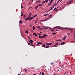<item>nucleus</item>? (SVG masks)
I'll return each instance as SVG.
<instances>
[{
    "label": "nucleus",
    "mask_w": 75,
    "mask_h": 75,
    "mask_svg": "<svg viewBox=\"0 0 75 75\" xmlns=\"http://www.w3.org/2000/svg\"><path fill=\"white\" fill-rule=\"evenodd\" d=\"M65 74H66V72H65L64 73V75H65Z\"/></svg>",
    "instance_id": "4d7b16f0"
},
{
    "label": "nucleus",
    "mask_w": 75,
    "mask_h": 75,
    "mask_svg": "<svg viewBox=\"0 0 75 75\" xmlns=\"http://www.w3.org/2000/svg\"><path fill=\"white\" fill-rule=\"evenodd\" d=\"M38 7H39V6H41V4H38Z\"/></svg>",
    "instance_id": "cd10ccee"
},
{
    "label": "nucleus",
    "mask_w": 75,
    "mask_h": 75,
    "mask_svg": "<svg viewBox=\"0 0 75 75\" xmlns=\"http://www.w3.org/2000/svg\"><path fill=\"white\" fill-rule=\"evenodd\" d=\"M28 38L29 39V40H31V39L30 38V37H28Z\"/></svg>",
    "instance_id": "8fccbe9b"
},
{
    "label": "nucleus",
    "mask_w": 75,
    "mask_h": 75,
    "mask_svg": "<svg viewBox=\"0 0 75 75\" xmlns=\"http://www.w3.org/2000/svg\"><path fill=\"white\" fill-rule=\"evenodd\" d=\"M40 6H41L42 7H43V5L42 4H40Z\"/></svg>",
    "instance_id": "473e14b6"
},
{
    "label": "nucleus",
    "mask_w": 75,
    "mask_h": 75,
    "mask_svg": "<svg viewBox=\"0 0 75 75\" xmlns=\"http://www.w3.org/2000/svg\"><path fill=\"white\" fill-rule=\"evenodd\" d=\"M66 39V37L64 36L63 38H62V40H65Z\"/></svg>",
    "instance_id": "423d86ee"
},
{
    "label": "nucleus",
    "mask_w": 75,
    "mask_h": 75,
    "mask_svg": "<svg viewBox=\"0 0 75 75\" xmlns=\"http://www.w3.org/2000/svg\"><path fill=\"white\" fill-rule=\"evenodd\" d=\"M53 35H55L56 34V33L54 32L53 33Z\"/></svg>",
    "instance_id": "5701e85b"
},
{
    "label": "nucleus",
    "mask_w": 75,
    "mask_h": 75,
    "mask_svg": "<svg viewBox=\"0 0 75 75\" xmlns=\"http://www.w3.org/2000/svg\"><path fill=\"white\" fill-rule=\"evenodd\" d=\"M49 29H51V28H50V27H49Z\"/></svg>",
    "instance_id": "680f3d73"
},
{
    "label": "nucleus",
    "mask_w": 75,
    "mask_h": 75,
    "mask_svg": "<svg viewBox=\"0 0 75 75\" xmlns=\"http://www.w3.org/2000/svg\"><path fill=\"white\" fill-rule=\"evenodd\" d=\"M41 21H44V20H43V21L41 20Z\"/></svg>",
    "instance_id": "e2e57ef3"
},
{
    "label": "nucleus",
    "mask_w": 75,
    "mask_h": 75,
    "mask_svg": "<svg viewBox=\"0 0 75 75\" xmlns=\"http://www.w3.org/2000/svg\"><path fill=\"white\" fill-rule=\"evenodd\" d=\"M28 4L29 5H30L31 4V2H29Z\"/></svg>",
    "instance_id": "e433bc0d"
},
{
    "label": "nucleus",
    "mask_w": 75,
    "mask_h": 75,
    "mask_svg": "<svg viewBox=\"0 0 75 75\" xmlns=\"http://www.w3.org/2000/svg\"><path fill=\"white\" fill-rule=\"evenodd\" d=\"M60 40H61L60 39H59V40H57V41H60Z\"/></svg>",
    "instance_id": "4c0bfd02"
},
{
    "label": "nucleus",
    "mask_w": 75,
    "mask_h": 75,
    "mask_svg": "<svg viewBox=\"0 0 75 75\" xmlns=\"http://www.w3.org/2000/svg\"><path fill=\"white\" fill-rule=\"evenodd\" d=\"M36 2L37 3H40V2H41V0H39V1H37Z\"/></svg>",
    "instance_id": "4468645a"
},
{
    "label": "nucleus",
    "mask_w": 75,
    "mask_h": 75,
    "mask_svg": "<svg viewBox=\"0 0 75 75\" xmlns=\"http://www.w3.org/2000/svg\"><path fill=\"white\" fill-rule=\"evenodd\" d=\"M45 2H44V1L42 2V4H43L44 3H45Z\"/></svg>",
    "instance_id": "37998d69"
},
{
    "label": "nucleus",
    "mask_w": 75,
    "mask_h": 75,
    "mask_svg": "<svg viewBox=\"0 0 75 75\" xmlns=\"http://www.w3.org/2000/svg\"><path fill=\"white\" fill-rule=\"evenodd\" d=\"M51 65H52V64H54V62H52L51 63Z\"/></svg>",
    "instance_id": "ea45409f"
},
{
    "label": "nucleus",
    "mask_w": 75,
    "mask_h": 75,
    "mask_svg": "<svg viewBox=\"0 0 75 75\" xmlns=\"http://www.w3.org/2000/svg\"><path fill=\"white\" fill-rule=\"evenodd\" d=\"M44 75V72H42V75Z\"/></svg>",
    "instance_id": "c9c22d12"
},
{
    "label": "nucleus",
    "mask_w": 75,
    "mask_h": 75,
    "mask_svg": "<svg viewBox=\"0 0 75 75\" xmlns=\"http://www.w3.org/2000/svg\"><path fill=\"white\" fill-rule=\"evenodd\" d=\"M65 44V42H62L61 43V45H63V44Z\"/></svg>",
    "instance_id": "2eb2a0df"
},
{
    "label": "nucleus",
    "mask_w": 75,
    "mask_h": 75,
    "mask_svg": "<svg viewBox=\"0 0 75 75\" xmlns=\"http://www.w3.org/2000/svg\"><path fill=\"white\" fill-rule=\"evenodd\" d=\"M52 8L51 9H50V10H49V11H50V10H52Z\"/></svg>",
    "instance_id": "49530a36"
},
{
    "label": "nucleus",
    "mask_w": 75,
    "mask_h": 75,
    "mask_svg": "<svg viewBox=\"0 0 75 75\" xmlns=\"http://www.w3.org/2000/svg\"><path fill=\"white\" fill-rule=\"evenodd\" d=\"M26 33H28V31L26 30Z\"/></svg>",
    "instance_id": "58836bf2"
},
{
    "label": "nucleus",
    "mask_w": 75,
    "mask_h": 75,
    "mask_svg": "<svg viewBox=\"0 0 75 75\" xmlns=\"http://www.w3.org/2000/svg\"><path fill=\"white\" fill-rule=\"evenodd\" d=\"M29 41L30 42H33V40H30V41Z\"/></svg>",
    "instance_id": "a878e982"
},
{
    "label": "nucleus",
    "mask_w": 75,
    "mask_h": 75,
    "mask_svg": "<svg viewBox=\"0 0 75 75\" xmlns=\"http://www.w3.org/2000/svg\"><path fill=\"white\" fill-rule=\"evenodd\" d=\"M71 4V3H68L67 4V5H69V4Z\"/></svg>",
    "instance_id": "393cba45"
},
{
    "label": "nucleus",
    "mask_w": 75,
    "mask_h": 75,
    "mask_svg": "<svg viewBox=\"0 0 75 75\" xmlns=\"http://www.w3.org/2000/svg\"><path fill=\"white\" fill-rule=\"evenodd\" d=\"M45 30H47L48 29V28L47 27H46L44 28Z\"/></svg>",
    "instance_id": "4be33fe9"
},
{
    "label": "nucleus",
    "mask_w": 75,
    "mask_h": 75,
    "mask_svg": "<svg viewBox=\"0 0 75 75\" xmlns=\"http://www.w3.org/2000/svg\"><path fill=\"white\" fill-rule=\"evenodd\" d=\"M25 14L24 15V16H23V17H25Z\"/></svg>",
    "instance_id": "052dcab7"
},
{
    "label": "nucleus",
    "mask_w": 75,
    "mask_h": 75,
    "mask_svg": "<svg viewBox=\"0 0 75 75\" xmlns=\"http://www.w3.org/2000/svg\"><path fill=\"white\" fill-rule=\"evenodd\" d=\"M33 34L34 35H35V36H36V37H37V34H36L35 33H34Z\"/></svg>",
    "instance_id": "0eeeda50"
},
{
    "label": "nucleus",
    "mask_w": 75,
    "mask_h": 75,
    "mask_svg": "<svg viewBox=\"0 0 75 75\" xmlns=\"http://www.w3.org/2000/svg\"><path fill=\"white\" fill-rule=\"evenodd\" d=\"M38 16V15H37L36 14L35 15L33 16V17L34 18V17H36V16Z\"/></svg>",
    "instance_id": "dca6fc26"
},
{
    "label": "nucleus",
    "mask_w": 75,
    "mask_h": 75,
    "mask_svg": "<svg viewBox=\"0 0 75 75\" xmlns=\"http://www.w3.org/2000/svg\"><path fill=\"white\" fill-rule=\"evenodd\" d=\"M32 13H30L29 14V16H28V17H31V15H32Z\"/></svg>",
    "instance_id": "39448f33"
},
{
    "label": "nucleus",
    "mask_w": 75,
    "mask_h": 75,
    "mask_svg": "<svg viewBox=\"0 0 75 75\" xmlns=\"http://www.w3.org/2000/svg\"><path fill=\"white\" fill-rule=\"evenodd\" d=\"M23 23V21H21V20H20L19 21V23H20V24H22Z\"/></svg>",
    "instance_id": "6e6552de"
},
{
    "label": "nucleus",
    "mask_w": 75,
    "mask_h": 75,
    "mask_svg": "<svg viewBox=\"0 0 75 75\" xmlns=\"http://www.w3.org/2000/svg\"><path fill=\"white\" fill-rule=\"evenodd\" d=\"M28 44L29 45H31V44L30 43H28Z\"/></svg>",
    "instance_id": "a19ab883"
},
{
    "label": "nucleus",
    "mask_w": 75,
    "mask_h": 75,
    "mask_svg": "<svg viewBox=\"0 0 75 75\" xmlns=\"http://www.w3.org/2000/svg\"><path fill=\"white\" fill-rule=\"evenodd\" d=\"M49 19H50V18H47L46 19V21H47V20H48Z\"/></svg>",
    "instance_id": "a211bd4d"
},
{
    "label": "nucleus",
    "mask_w": 75,
    "mask_h": 75,
    "mask_svg": "<svg viewBox=\"0 0 75 75\" xmlns=\"http://www.w3.org/2000/svg\"><path fill=\"white\" fill-rule=\"evenodd\" d=\"M42 47H45V44H43V45L42 46Z\"/></svg>",
    "instance_id": "ddd939ff"
},
{
    "label": "nucleus",
    "mask_w": 75,
    "mask_h": 75,
    "mask_svg": "<svg viewBox=\"0 0 75 75\" xmlns=\"http://www.w3.org/2000/svg\"><path fill=\"white\" fill-rule=\"evenodd\" d=\"M51 44H52V43H48L47 42L46 43V45H51Z\"/></svg>",
    "instance_id": "20e7f679"
},
{
    "label": "nucleus",
    "mask_w": 75,
    "mask_h": 75,
    "mask_svg": "<svg viewBox=\"0 0 75 75\" xmlns=\"http://www.w3.org/2000/svg\"><path fill=\"white\" fill-rule=\"evenodd\" d=\"M40 26H39L38 27V28H40Z\"/></svg>",
    "instance_id": "c03bdc74"
},
{
    "label": "nucleus",
    "mask_w": 75,
    "mask_h": 75,
    "mask_svg": "<svg viewBox=\"0 0 75 75\" xmlns=\"http://www.w3.org/2000/svg\"><path fill=\"white\" fill-rule=\"evenodd\" d=\"M64 28V29H65V30H68V28Z\"/></svg>",
    "instance_id": "b1692460"
},
{
    "label": "nucleus",
    "mask_w": 75,
    "mask_h": 75,
    "mask_svg": "<svg viewBox=\"0 0 75 75\" xmlns=\"http://www.w3.org/2000/svg\"><path fill=\"white\" fill-rule=\"evenodd\" d=\"M57 8H54V10H56V9H57Z\"/></svg>",
    "instance_id": "864d4df0"
},
{
    "label": "nucleus",
    "mask_w": 75,
    "mask_h": 75,
    "mask_svg": "<svg viewBox=\"0 0 75 75\" xmlns=\"http://www.w3.org/2000/svg\"><path fill=\"white\" fill-rule=\"evenodd\" d=\"M37 44H38V45H39V44H40V42H37Z\"/></svg>",
    "instance_id": "6ab92c4d"
},
{
    "label": "nucleus",
    "mask_w": 75,
    "mask_h": 75,
    "mask_svg": "<svg viewBox=\"0 0 75 75\" xmlns=\"http://www.w3.org/2000/svg\"><path fill=\"white\" fill-rule=\"evenodd\" d=\"M44 37H45V36H41V38H44Z\"/></svg>",
    "instance_id": "72a5a7b5"
},
{
    "label": "nucleus",
    "mask_w": 75,
    "mask_h": 75,
    "mask_svg": "<svg viewBox=\"0 0 75 75\" xmlns=\"http://www.w3.org/2000/svg\"><path fill=\"white\" fill-rule=\"evenodd\" d=\"M24 70L25 71V72H27V70H26V69H24Z\"/></svg>",
    "instance_id": "c756f323"
},
{
    "label": "nucleus",
    "mask_w": 75,
    "mask_h": 75,
    "mask_svg": "<svg viewBox=\"0 0 75 75\" xmlns=\"http://www.w3.org/2000/svg\"><path fill=\"white\" fill-rule=\"evenodd\" d=\"M34 19V18L33 17H27L25 19V20H26V21H27V20H33V19Z\"/></svg>",
    "instance_id": "f257e3e1"
},
{
    "label": "nucleus",
    "mask_w": 75,
    "mask_h": 75,
    "mask_svg": "<svg viewBox=\"0 0 75 75\" xmlns=\"http://www.w3.org/2000/svg\"><path fill=\"white\" fill-rule=\"evenodd\" d=\"M23 16V13H22L21 14V16Z\"/></svg>",
    "instance_id": "2f4dec72"
},
{
    "label": "nucleus",
    "mask_w": 75,
    "mask_h": 75,
    "mask_svg": "<svg viewBox=\"0 0 75 75\" xmlns=\"http://www.w3.org/2000/svg\"><path fill=\"white\" fill-rule=\"evenodd\" d=\"M31 46H34V45H31Z\"/></svg>",
    "instance_id": "a18cd8bd"
},
{
    "label": "nucleus",
    "mask_w": 75,
    "mask_h": 75,
    "mask_svg": "<svg viewBox=\"0 0 75 75\" xmlns=\"http://www.w3.org/2000/svg\"><path fill=\"white\" fill-rule=\"evenodd\" d=\"M46 0V3H47L48 1V0Z\"/></svg>",
    "instance_id": "bb28decb"
},
{
    "label": "nucleus",
    "mask_w": 75,
    "mask_h": 75,
    "mask_svg": "<svg viewBox=\"0 0 75 75\" xmlns=\"http://www.w3.org/2000/svg\"><path fill=\"white\" fill-rule=\"evenodd\" d=\"M18 75H20V74H18Z\"/></svg>",
    "instance_id": "338daca9"
},
{
    "label": "nucleus",
    "mask_w": 75,
    "mask_h": 75,
    "mask_svg": "<svg viewBox=\"0 0 75 75\" xmlns=\"http://www.w3.org/2000/svg\"><path fill=\"white\" fill-rule=\"evenodd\" d=\"M47 14H44V16H47Z\"/></svg>",
    "instance_id": "603ef678"
},
{
    "label": "nucleus",
    "mask_w": 75,
    "mask_h": 75,
    "mask_svg": "<svg viewBox=\"0 0 75 75\" xmlns=\"http://www.w3.org/2000/svg\"><path fill=\"white\" fill-rule=\"evenodd\" d=\"M58 2H57L56 4L55 5V6H56V5H57V4H58Z\"/></svg>",
    "instance_id": "f704fd0d"
},
{
    "label": "nucleus",
    "mask_w": 75,
    "mask_h": 75,
    "mask_svg": "<svg viewBox=\"0 0 75 75\" xmlns=\"http://www.w3.org/2000/svg\"><path fill=\"white\" fill-rule=\"evenodd\" d=\"M68 35H70V34L69 33L68 34Z\"/></svg>",
    "instance_id": "6e6d98bb"
},
{
    "label": "nucleus",
    "mask_w": 75,
    "mask_h": 75,
    "mask_svg": "<svg viewBox=\"0 0 75 75\" xmlns=\"http://www.w3.org/2000/svg\"><path fill=\"white\" fill-rule=\"evenodd\" d=\"M45 3H46V0H45L44 1Z\"/></svg>",
    "instance_id": "bf43d9fd"
},
{
    "label": "nucleus",
    "mask_w": 75,
    "mask_h": 75,
    "mask_svg": "<svg viewBox=\"0 0 75 75\" xmlns=\"http://www.w3.org/2000/svg\"><path fill=\"white\" fill-rule=\"evenodd\" d=\"M38 8V6H36L35 7V9L36 10V9H37V8Z\"/></svg>",
    "instance_id": "f8f14e48"
},
{
    "label": "nucleus",
    "mask_w": 75,
    "mask_h": 75,
    "mask_svg": "<svg viewBox=\"0 0 75 75\" xmlns=\"http://www.w3.org/2000/svg\"><path fill=\"white\" fill-rule=\"evenodd\" d=\"M42 29V28H39V29L40 30H41Z\"/></svg>",
    "instance_id": "de8ad7c7"
},
{
    "label": "nucleus",
    "mask_w": 75,
    "mask_h": 75,
    "mask_svg": "<svg viewBox=\"0 0 75 75\" xmlns=\"http://www.w3.org/2000/svg\"><path fill=\"white\" fill-rule=\"evenodd\" d=\"M72 1H72V0L69 1V2L70 3H72Z\"/></svg>",
    "instance_id": "f3484780"
},
{
    "label": "nucleus",
    "mask_w": 75,
    "mask_h": 75,
    "mask_svg": "<svg viewBox=\"0 0 75 75\" xmlns=\"http://www.w3.org/2000/svg\"><path fill=\"white\" fill-rule=\"evenodd\" d=\"M57 29H60V30H63V29L60 28H57Z\"/></svg>",
    "instance_id": "aec40b11"
},
{
    "label": "nucleus",
    "mask_w": 75,
    "mask_h": 75,
    "mask_svg": "<svg viewBox=\"0 0 75 75\" xmlns=\"http://www.w3.org/2000/svg\"><path fill=\"white\" fill-rule=\"evenodd\" d=\"M43 36H45V37H48V35H47L43 34Z\"/></svg>",
    "instance_id": "9b49d317"
},
{
    "label": "nucleus",
    "mask_w": 75,
    "mask_h": 75,
    "mask_svg": "<svg viewBox=\"0 0 75 75\" xmlns=\"http://www.w3.org/2000/svg\"><path fill=\"white\" fill-rule=\"evenodd\" d=\"M21 8H23V5H21Z\"/></svg>",
    "instance_id": "7c9ffc66"
},
{
    "label": "nucleus",
    "mask_w": 75,
    "mask_h": 75,
    "mask_svg": "<svg viewBox=\"0 0 75 75\" xmlns=\"http://www.w3.org/2000/svg\"><path fill=\"white\" fill-rule=\"evenodd\" d=\"M50 46L49 45H48V46H45V48H50Z\"/></svg>",
    "instance_id": "1a4fd4ad"
},
{
    "label": "nucleus",
    "mask_w": 75,
    "mask_h": 75,
    "mask_svg": "<svg viewBox=\"0 0 75 75\" xmlns=\"http://www.w3.org/2000/svg\"><path fill=\"white\" fill-rule=\"evenodd\" d=\"M56 31H58V30H56Z\"/></svg>",
    "instance_id": "13d9d810"
},
{
    "label": "nucleus",
    "mask_w": 75,
    "mask_h": 75,
    "mask_svg": "<svg viewBox=\"0 0 75 75\" xmlns=\"http://www.w3.org/2000/svg\"><path fill=\"white\" fill-rule=\"evenodd\" d=\"M33 30H35V27H34V26H33Z\"/></svg>",
    "instance_id": "412c9836"
},
{
    "label": "nucleus",
    "mask_w": 75,
    "mask_h": 75,
    "mask_svg": "<svg viewBox=\"0 0 75 75\" xmlns=\"http://www.w3.org/2000/svg\"><path fill=\"white\" fill-rule=\"evenodd\" d=\"M51 15H50L49 16V17H51Z\"/></svg>",
    "instance_id": "0e129e2a"
},
{
    "label": "nucleus",
    "mask_w": 75,
    "mask_h": 75,
    "mask_svg": "<svg viewBox=\"0 0 75 75\" xmlns=\"http://www.w3.org/2000/svg\"><path fill=\"white\" fill-rule=\"evenodd\" d=\"M33 75H36V74H33Z\"/></svg>",
    "instance_id": "774afa93"
},
{
    "label": "nucleus",
    "mask_w": 75,
    "mask_h": 75,
    "mask_svg": "<svg viewBox=\"0 0 75 75\" xmlns=\"http://www.w3.org/2000/svg\"><path fill=\"white\" fill-rule=\"evenodd\" d=\"M55 6V5H54V6H53V7L52 8H54V7Z\"/></svg>",
    "instance_id": "5fc2aeb1"
},
{
    "label": "nucleus",
    "mask_w": 75,
    "mask_h": 75,
    "mask_svg": "<svg viewBox=\"0 0 75 75\" xmlns=\"http://www.w3.org/2000/svg\"><path fill=\"white\" fill-rule=\"evenodd\" d=\"M30 9H31L32 8V7H30Z\"/></svg>",
    "instance_id": "69168bd1"
},
{
    "label": "nucleus",
    "mask_w": 75,
    "mask_h": 75,
    "mask_svg": "<svg viewBox=\"0 0 75 75\" xmlns=\"http://www.w3.org/2000/svg\"><path fill=\"white\" fill-rule=\"evenodd\" d=\"M58 43H57L55 44L56 45H58Z\"/></svg>",
    "instance_id": "79ce46f5"
},
{
    "label": "nucleus",
    "mask_w": 75,
    "mask_h": 75,
    "mask_svg": "<svg viewBox=\"0 0 75 75\" xmlns=\"http://www.w3.org/2000/svg\"><path fill=\"white\" fill-rule=\"evenodd\" d=\"M60 0H58V1H57V2L58 3L59 1H60Z\"/></svg>",
    "instance_id": "3c124183"
},
{
    "label": "nucleus",
    "mask_w": 75,
    "mask_h": 75,
    "mask_svg": "<svg viewBox=\"0 0 75 75\" xmlns=\"http://www.w3.org/2000/svg\"><path fill=\"white\" fill-rule=\"evenodd\" d=\"M49 4H48V6H50L52 2H51L50 1L49 2Z\"/></svg>",
    "instance_id": "9d476101"
},
{
    "label": "nucleus",
    "mask_w": 75,
    "mask_h": 75,
    "mask_svg": "<svg viewBox=\"0 0 75 75\" xmlns=\"http://www.w3.org/2000/svg\"><path fill=\"white\" fill-rule=\"evenodd\" d=\"M58 26L54 27L53 28V29H54V30H51V31H54V30H55V28H58Z\"/></svg>",
    "instance_id": "7ed1b4c3"
},
{
    "label": "nucleus",
    "mask_w": 75,
    "mask_h": 75,
    "mask_svg": "<svg viewBox=\"0 0 75 75\" xmlns=\"http://www.w3.org/2000/svg\"><path fill=\"white\" fill-rule=\"evenodd\" d=\"M39 38H41V36L40 35H39Z\"/></svg>",
    "instance_id": "09e8293b"
},
{
    "label": "nucleus",
    "mask_w": 75,
    "mask_h": 75,
    "mask_svg": "<svg viewBox=\"0 0 75 75\" xmlns=\"http://www.w3.org/2000/svg\"><path fill=\"white\" fill-rule=\"evenodd\" d=\"M54 1V0H51L50 1L51 3H52V1Z\"/></svg>",
    "instance_id": "c85d7f7f"
},
{
    "label": "nucleus",
    "mask_w": 75,
    "mask_h": 75,
    "mask_svg": "<svg viewBox=\"0 0 75 75\" xmlns=\"http://www.w3.org/2000/svg\"><path fill=\"white\" fill-rule=\"evenodd\" d=\"M68 30H69L70 31H71V34H72V32H73V29H72L68 28Z\"/></svg>",
    "instance_id": "f03ea898"
}]
</instances>
